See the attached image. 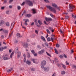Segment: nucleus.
I'll list each match as a JSON object with an SVG mask.
<instances>
[{"label":"nucleus","instance_id":"nucleus-1","mask_svg":"<svg viewBox=\"0 0 76 76\" xmlns=\"http://www.w3.org/2000/svg\"><path fill=\"white\" fill-rule=\"evenodd\" d=\"M46 7L48 9H49L50 11H52V12H53L54 13H56V11L55 10L54 8H52L51 6H50L47 5L46 6Z\"/></svg>","mask_w":76,"mask_h":76},{"label":"nucleus","instance_id":"nucleus-2","mask_svg":"<svg viewBox=\"0 0 76 76\" xmlns=\"http://www.w3.org/2000/svg\"><path fill=\"white\" fill-rule=\"evenodd\" d=\"M46 62L45 61H42L41 64V66L42 69H44V66L46 64Z\"/></svg>","mask_w":76,"mask_h":76},{"label":"nucleus","instance_id":"nucleus-3","mask_svg":"<svg viewBox=\"0 0 76 76\" xmlns=\"http://www.w3.org/2000/svg\"><path fill=\"white\" fill-rule=\"evenodd\" d=\"M26 3H27L29 6H33V3H32V1L28 0L26 1Z\"/></svg>","mask_w":76,"mask_h":76},{"label":"nucleus","instance_id":"nucleus-4","mask_svg":"<svg viewBox=\"0 0 76 76\" xmlns=\"http://www.w3.org/2000/svg\"><path fill=\"white\" fill-rule=\"evenodd\" d=\"M23 20H24V21H25V23H24V25H28V23H27V22H29V20H28V19H23Z\"/></svg>","mask_w":76,"mask_h":76},{"label":"nucleus","instance_id":"nucleus-5","mask_svg":"<svg viewBox=\"0 0 76 76\" xmlns=\"http://www.w3.org/2000/svg\"><path fill=\"white\" fill-rule=\"evenodd\" d=\"M15 24V22L14 21L11 23V26L10 27V30H12V29H13V26H14V25Z\"/></svg>","mask_w":76,"mask_h":76},{"label":"nucleus","instance_id":"nucleus-6","mask_svg":"<svg viewBox=\"0 0 76 76\" xmlns=\"http://www.w3.org/2000/svg\"><path fill=\"white\" fill-rule=\"evenodd\" d=\"M45 19L46 21H47V22H48V21H52V20H53L52 19L50 18H48L47 17H45Z\"/></svg>","mask_w":76,"mask_h":76},{"label":"nucleus","instance_id":"nucleus-7","mask_svg":"<svg viewBox=\"0 0 76 76\" xmlns=\"http://www.w3.org/2000/svg\"><path fill=\"white\" fill-rule=\"evenodd\" d=\"M23 47L24 48H28V44L26 42H25L23 45Z\"/></svg>","mask_w":76,"mask_h":76},{"label":"nucleus","instance_id":"nucleus-8","mask_svg":"<svg viewBox=\"0 0 76 76\" xmlns=\"http://www.w3.org/2000/svg\"><path fill=\"white\" fill-rule=\"evenodd\" d=\"M45 51V50L44 49L42 50H41V51H39L38 52V53L39 54L41 55L42 54H43L44 53V52Z\"/></svg>","mask_w":76,"mask_h":76},{"label":"nucleus","instance_id":"nucleus-9","mask_svg":"<svg viewBox=\"0 0 76 76\" xmlns=\"http://www.w3.org/2000/svg\"><path fill=\"white\" fill-rule=\"evenodd\" d=\"M75 8V6H73V5H70V4H69V9H74V8Z\"/></svg>","mask_w":76,"mask_h":76},{"label":"nucleus","instance_id":"nucleus-10","mask_svg":"<svg viewBox=\"0 0 76 76\" xmlns=\"http://www.w3.org/2000/svg\"><path fill=\"white\" fill-rule=\"evenodd\" d=\"M50 68L48 67H45L44 69V70L45 72H48L49 71V69Z\"/></svg>","mask_w":76,"mask_h":76},{"label":"nucleus","instance_id":"nucleus-11","mask_svg":"<svg viewBox=\"0 0 76 76\" xmlns=\"http://www.w3.org/2000/svg\"><path fill=\"white\" fill-rule=\"evenodd\" d=\"M4 49H7V47L5 46L4 48L3 47H1L0 48V51H3Z\"/></svg>","mask_w":76,"mask_h":76},{"label":"nucleus","instance_id":"nucleus-12","mask_svg":"<svg viewBox=\"0 0 76 76\" xmlns=\"http://www.w3.org/2000/svg\"><path fill=\"white\" fill-rule=\"evenodd\" d=\"M17 37L18 38H21L22 37V36H20V34L19 33H18L17 34Z\"/></svg>","mask_w":76,"mask_h":76},{"label":"nucleus","instance_id":"nucleus-13","mask_svg":"<svg viewBox=\"0 0 76 76\" xmlns=\"http://www.w3.org/2000/svg\"><path fill=\"white\" fill-rule=\"evenodd\" d=\"M23 56L24 57V62H25L26 59V54H25V53L23 54Z\"/></svg>","mask_w":76,"mask_h":76},{"label":"nucleus","instance_id":"nucleus-14","mask_svg":"<svg viewBox=\"0 0 76 76\" xmlns=\"http://www.w3.org/2000/svg\"><path fill=\"white\" fill-rule=\"evenodd\" d=\"M4 23V21L3 20H1L0 21V26L3 25Z\"/></svg>","mask_w":76,"mask_h":76},{"label":"nucleus","instance_id":"nucleus-15","mask_svg":"<svg viewBox=\"0 0 76 76\" xmlns=\"http://www.w3.org/2000/svg\"><path fill=\"white\" fill-rule=\"evenodd\" d=\"M17 53V57H18V58H19V57H20V56H21V53H20V52H18Z\"/></svg>","mask_w":76,"mask_h":76},{"label":"nucleus","instance_id":"nucleus-16","mask_svg":"<svg viewBox=\"0 0 76 76\" xmlns=\"http://www.w3.org/2000/svg\"><path fill=\"white\" fill-rule=\"evenodd\" d=\"M26 63L29 66H30V65H31V61H26Z\"/></svg>","mask_w":76,"mask_h":76},{"label":"nucleus","instance_id":"nucleus-17","mask_svg":"<svg viewBox=\"0 0 76 76\" xmlns=\"http://www.w3.org/2000/svg\"><path fill=\"white\" fill-rule=\"evenodd\" d=\"M19 49H18V48H16L15 49V53H18V51Z\"/></svg>","mask_w":76,"mask_h":76},{"label":"nucleus","instance_id":"nucleus-18","mask_svg":"<svg viewBox=\"0 0 76 76\" xmlns=\"http://www.w3.org/2000/svg\"><path fill=\"white\" fill-rule=\"evenodd\" d=\"M3 59L4 60H9L10 59V58H7V57H6V56H4L3 57Z\"/></svg>","mask_w":76,"mask_h":76},{"label":"nucleus","instance_id":"nucleus-19","mask_svg":"<svg viewBox=\"0 0 76 76\" xmlns=\"http://www.w3.org/2000/svg\"><path fill=\"white\" fill-rule=\"evenodd\" d=\"M31 16H32V15H31V14H26V17H28V18H30V17H31Z\"/></svg>","mask_w":76,"mask_h":76},{"label":"nucleus","instance_id":"nucleus-20","mask_svg":"<svg viewBox=\"0 0 76 76\" xmlns=\"http://www.w3.org/2000/svg\"><path fill=\"white\" fill-rule=\"evenodd\" d=\"M52 5L53 7H56V8L57 7V5L55 4H52Z\"/></svg>","mask_w":76,"mask_h":76},{"label":"nucleus","instance_id":"nucleus-21","mask_svg":"<svg viewBox=\"0 0 76 76\" xmlns=\"http://www.w3.org/2000/svg\"><path fill=\"white\" fill-rule=\"evenodd\" d=\"M38 22L39 24L40 25H41L42 24V22L40 20H38Z\"/></svg>","mask_w":76,"mask_h":76},{"label":"nucleus","instance_id":"nucleus-22","mask_svg":"<svg viewBox=\"0 0 76 76\" xmlns=\"http://www.w3.org/2000/svg\"><path fill=\"white\" fill-rule=\"evenodd\" d=\"M5 24L7 26L9 27V26H10V24L9 22H7V23H6Z\"/></svg>","mask_w":76,"mask_h":76},{"label":"nucleus","instance_id":"nucleus-23","mask_svg":"<svg viewBox=\"0 0 76 76\" xmlns=\"http://www.w3.org/2000/svg\"><path fill=\"white\" fill-rule=\"evenodd\" d=\"M55 62L56 63H58V59H57V58H55Z\"/></svg>","mask_w":76,"mask_h":76},{"label":"nucleus","instance_id":"nucleus-24","mask_svg":"<svg viewBox=\"0 0 76 76\" xmlns=\"http://www.w3.org/2000/svg\"><path fill=\"white\" fill-rule=\"evenodd\" d=\"M32 11L33 12V13L34 14H35V13H36V10H35V9H32Z\"/></svg>","mask_w":76,"mask_h":76},{"label":"nucleus","instance_id":"nucleus-25","mask_svg":"<svg viewBox=\"0 0 76 76\" xmlns=\"http://www.w3.org/2000/svg\"><path fill=\"white\" fill-rule=\"evenodd\" d=\"M23 13L22 14L21 16H23V15L25 14V15L26 14V11L24 10V11L23 12Z\"/></svg>","mask_w":76,"mask_h":76},{"label":"nucleus","instance_id":"nucleus-26","mask_svg":"<svg viewBox=\"0 0 76 76\" xmlns=\"http://www.w3.org/2000/svg\"><path fill=\"white\" fill-rule=\"evenodd\" d=\"M61 65L62 66V67L64 68V69H66V66H65L63 64H61Z\"/></svg>","mask_w":76,"mask_h":76},{"label":"nucleus","instance_id":"nucleus-27","mask_svg":"<svg viewBox=\"0 0 76 76\" xmlns=\"http://www.w3.org/2000/svg\"><path fill=\"white\" fill-rule=\"evenodd\" d=\"M54 50L56 54H58V51H57V49H56V48H55Z\"/></svg>","mask_w":76,"mask_h":76},{"label":"nucleus","instance_id":"nucleus-28","mask_svg":"<svg viewBox=\"0 0 76 76\" xmlns=\"http://www.w3.org/2000/svg\"><path fill=\"white\" fill-rule=\"evenodd\" d=\"M57 66H58L60 69H61V65H60V64H59V63H57Z\"/></svg>","mask_w":76,"mask_h":76},{"label":"nucleus","instance_id":"nucleus-29","mask_svg":"<svg viewBox=\"0 0 76 76\" xmlns=\"http://www.w3.org/2000/svg\"><path fill=\"white\" fill-rule=\"evenodd\" d=\"M14 54V52H13L11 54L10 56V58H12V56H13V55Z\"/></svg>","mask_w":76,"mask_h":76},{"label":"nucleus","instance_id":"nucleus-30","mask_svg":"<svg viewBox=\"0 0 76 76\" xmlns=\"http://www.w3.org/2000/svg\"><path fill=\"white\" fill-rule=\"evenodd\" d=\"M27 57L28 58H30L31 57V55H30V53H28L27 54Z\"/></svg>","mask_w":76,"mask_h":76},{"label":"nucleus","instance_id":"nucleus-31","mask_svg":"<svg viewBox=\"0 0 76 76\" xmlns=\"http://www.w3.org/2000/svg\"><path fill=\"white\" fill-rule=\"evenodd\" d=\"M46 31L48 34H50V30H48V29H47L46 30Z\"/></svg>","mask_w":76,"mask_h":76},{"label":"nucleus","instance_id":"nucleus-32","mask_svg":"<svg viewBox=\"0 0 76 76\" xmlns=\"http://www.w3.org/2000/svg\"><path fill=\"white\" fill-rule=\"evenodd\" d=\"M4 33H5V34H7L8 33V31L7 30H5L4 31Z\"/></svg>","mask_w":76,"mask_h":76},{"label":"nucleus","instance_id":"nucleus-33","mask_svg":"<svg viewBox=\"0 0 76 76\" xmlns=\"http://www.w3.org/2000/svg\"><path fill=\"white\" fill-rule=\"evenodd\" d=\"M6 14H7V15H9L10 13H9V10H7L6 11Z\"/></svg>","mask_w":76,"mask_h":76},{"label":"nucleus","instance_id":"nucleus-34","mask_svg":"<svg viewBox=\"0 0 76 76\" xmlns=\"http://www.w3.org/2000/svg\"><path fill=\"white\" fill-rule=\"evenodd\" d=\"M31 52L32 53V54H35V52L34 51V50H32L31 51Z\"/></svg>","mask_w":76,"mask_h":76},{"label":"nucleus","instance_id":"nucleus-35","mask_svg":"<svg viewBox=\"0 0 76 76\" xmlns=\"http://www.w3.org/2000/svg\"><path fill=\"white\" fill-rule=\"evenodd\" d=\"M35 23L36 25L38 27H39V25H38V22H35Z\"/></svg>","mask_w":76,"mask_h":76},{"label":"nucleus","instance_id":"nucleus-36","mask_svg":"<svg viewBox=\"0 0 76 76\" xmlns=\"http://www.w3.org/2000/svg\"><path fill=\"white\" fill-rule=\"evenodd\" d=\"M66 73V72H65V71H62L61 72V74L62 75H64Z\"/></svg>","mask_w":76,"mask_h":76},{"label":"nucleus","instance_id":"nucleus-37","mask_svg":"<svg viewBox=\"0 0 76 76\" xmlns=\"http://www.w3.org/2000/svg\"><path fill=\"white\" fill-rule=\"evenodd\" d=\"M65 18V19H69V16H66Z\"/></svg>","mask_w":76,"mask_h":76},{"label":"nucleus","instance_id":"nucleus-38","mask_svg":"<svg viewBox=\"0 0 76 76\" xmlns=\"http://www.w3.org/2000/svg\"><path fill=\"white\" fill-rule=\"evenodd\" d=\"M56 47H57L58 48V47H60V44H56Z\"/></svg>","mask_w":76,"mask_h":76},{"label":"nucleus","instance_id":"nucleus-39","mask_svg":"<svg viewBox=\"0 0 76 76\" xmlns=\"http://www.w3.org/2000/svg\"><path fill=\"white\" fill-rule=\"evenodd\" d=\"M44 1L46 3H50V1H49L48 0H44Z\"/></svg>","mask_w":76,"mask_h":76},{"label":"nucleus","instance_id":"nucleus-40","mask_svg":"<svg viewBox=\"0 0 76 76\" xmlns=\"http://www.w3.org/2000/svg\"><path fill=\"white\" fill-rule=\"evenodd\" d=\"M48 29H49V30H50V31H51V30L53 29V27H49Z\"/></svg>","mask_w":76,"mask_h":76},{"label":"nucleus","instance_id":"nucleus-41","mask_svg":"<svg viewBox=\"0 0 76 76\" xmlns=\"http://www.w3.org/2000/svg\"><path fill=\"white\" fill-rule=\"evenodd\" d=\"M47 40L48 41H51V39H50V38L48 37V38Z\"/></svg>","mask_w":76,"mask_h":76},{"label":"nucleus","instance_id":"nucleus-42","mask_svg":"<svg viewBox=\"0 0 76 76\" xmlns=\"http://www.w3.org/2000/svg\"><path fill=\"white\" fill-rule=\"evenodd\" d=\"M18 41L17 40H15V41L14 42V43H15V44H18Z\"/></svg>","mask_w":76,"mask_h":76},{"label":"nucleus","instance_id":"nucleus-43","mask_svg":"<svg viewBox=\"0 0 76 76\" xmlns=\"http://www.w3.org/2000/svg\"><path fill=\"white\" fill-rule=\"evenodd\" d=\"M0 31H3L4 32V29L2 28L0 29Z\"/></svg>","mask_w":76,"mask_h":76},{"label":"nucleus","instance_id":"nucleus-44","mask_svg":"<svg viewBox=\"0 0 76 76\" xmlns=\"http://www.w3.org/2000/svg\"><path fill=\"white\" fill-rule=\"evenodd\" d=\"M46 53H47V55L48 56H50V57H51V56L50 54L48 53H47V52H46Z\"/></svg>","mask_w":76,"mask_h":76},{"label":"nucleus","instance_id":"nucleus-45","mask_svg":"<svg viewBox=\"0 0 76 76\" xmlns=\"http://www.w3.org/2000/svg\"><path fill=\"white\" fill-rule=\"evenodd\" d=\"M35 32L37 34V35H38V31H37V30H35Z\"/></svg>","mask_w":76,"mask_h":76},{"label":"nucleus","instance_id":"nucleus-46","mask_svg":"<svg viewBox=\"0 0 76 76\" xmlns=\"http://www.w3.org/2000/svg\"><path fill=\"white\" fill-rule=\"evenodd\" d=\"M45 45H46V46H47V47H48V43H47V42H46L45 43Z\"/></svg>","mask_w":76,"mask_h":76},{"label":"nucleus","instance_id":"nucleus-47","mask_svg":"<svg viewBox=\"0 0 76 76\" xmlns=\"http://www.w3.org/2000/svg\"><path fill=\"white\" fill-rule=\"evenodd\" d=\"M18 10H20V9H21V7H20V6H18Z\"/></svg>","mask_w":76,"mask_h":76},{"label":"nucleus","instance_id":"nucleus-48","mask_svg":"<svg viewBox=\"0 0 76 76\" xmlns=\"http://www.w3.org/2000/svg\"><path fill=\"white\" fill-rule=\"evenodd\" d=\"M59 57L61 58H63V57H64V56L62 55H60L59 56Z\"/></svg>","mask_w":76,"mask_h":76},{"label":"nucleus","instance_id":"nucleus-49","mask_svg":"<svg viewBox=\"0 0 76 76\" xmlns=\"http://www.w3.org/2000/svg\"><path fill=\"white\" fill-rule=\"evenodd\" d=\"M72 18H74V19H75V18H76V16H74V15H73V14H72Z\"/></svg>","mask_w":76,"mask_h":76},{"label":"nucleus","instance_id":"nucleus-50","mask_svg":"<svg viewBox=\"0 0 76 76\" xmlns=\"http://www.w3.org/2000/svg\"><path fill=\"white\" fill-rule=\"evenodd\" d=\"M51 38L52 42H53V41H54V39L52 37H51Z\"/></svg>","mask_w":76,"mask_h":76},{"label":"nucleus","instance_id":"nucleus-51","mask_svg":"<svg viewBox=\"0 0 76 76\" xmlns=\"http://www.w3.org/2000/svg\"><path fill=\"white\" fill-rule=\"evenodd\" d=\"M32 61H33V63H35V59H33L32 60Z\"/></svg>","mask_w":76,"mask_h":76},{"label":"nucleus","instance_id":"nucleus-52","mask_svg":"<svg viewBox=\"0 0 76 76\" xmlns=\"http://www.w3.org/2000/svg\"><path fill=\"white\" fill-rule=\"evenodd\" d=\"M4 7H1V10H4Z\"/></svg>","mask_w":76,"mask_h":76},{"label":"nucleus","instance_id":"nucleus-53","mask_svg":"<svg viewBox=\"0 0 76 76\" xmlns=\"http://www.w3.org/2000/svg\"><path fill=\"white\" fill-rule=\"evenodd\" d=\"M31 38H34V35L33 34H31Z\"/></svg>","mask_w":76,"mask_h":76},{"label":"nucleus","instance_id":"nucleus-54","mask_svg":"<svg viewBox=\"0 0 76 76\" xmlns=\"http://www.w3.org/2000/svg\"><path fill=\"white\" fill-rule=\"evenodd\" d=\"M31 70L32 71H35V68H31Z\"/></svg>","mask_w":76,"mask_h":76},{"label":"nucleus","instance_id":"nucleus-55","mask_svg":"<svg viewBox=\"0 0 76 76\" xmlns=\"http://www.w3.org/2000/svg\"><path fill=\"white\" fill-rule=\"evenodd\" d=\"M60 32H61V33L62 34H63V31H62L61 29H60Z\"/></svg>","mask_w":76,"mask_h":76},{"label":"nucleus","instance_id":"nucleus-56","mask_svg":"<svg viewBox=\"0 0 76 76\" xmlns=\"http://www.w3.org/2000/svg\"><path fill=\"white\" fill-rule=\"evenodd\" d=\"M11 72V70H10V69H8L7 71V72L8 73H9V72Z\"/></svg>","mask_w":76,"mask_h":76},{"label":"nucleus","instance_id":"nucleus-57","mask_svg":"<svg viewBox=\"0 0 76 76\" xmlns=\"http://www.w3.org/2000/svg\"><path fill=\"white\" fill-rule=\"evenodd\" d=\"M25 2H23L22 4L21 5L22 6H23V5H25Z\"/></svg>","mask_w":76,"mask_h":76},{"label":"nucleus","instance_id":"nucleus-58","mask_svg":"<svg viewBox=\"0 0 76 76\" xmlns=\"http://www.w3.org/2000/svg\"><path fill=\"white\" fill-rule=\"evenodd\" d=\"M64 56L65 58H67V56L65 54H64Z\"/></svg>","mask_w":76,"mask_h":76},{"label":"nucleus","instance_id":"nucleus-59","mask_svg":"<svg viewBox=\"0 0 76 76\" xmlns=\"http://www.w3.org/2000/svg\"><path fill=\"white\" fill-rule=\"evenodd\" d=\"M66 65H69V63H67V61H66Z\"/></svg>","mask_w":76,"mask_h":76},{"label":"nucleus","instance_id":"nucleus-60","mask_svg":"<svg viewBox=\"0 0 76 76\" xmlns=\"http://www.w3.org/2000/svg\"><path fill=\"white\" fill-rule=\"evenodd\" d=\"M13 1V0H10L9 1V3H12Z\"/></svg>","mask_w":76,"mask_h":76},{"label":"nucleus","instance_id":"nucleus-61","mask_svg":"<svg viewBox=\"0 0 76 76\" xmlns=\"http://www.w3.org/2000/svg\"><path fill=\"white\" fill-rule=\"evenodd\" d=\"M34 55V56H35V57H37V53H34L33 54Z\"/></svg>","mask_w":76,"mask_h":76},{"label":"nucleus","instance_id":"nucleus-62","mask_svg":"<svg viewBox=\"0 0 76 76\" xmlns=\"http://www.w3.org/2000/svg\"><path fill=\"white\" fill-rule=\"evenodd\" d=\"M50 15L51 16V17H54V15H53V14L51 13L50 14Z\"/></svg>","mask_w":76,"mask_h":76},{"label":"nucleus","instance_id":"nucleus-63","mask_svg":"<svg viewBox=\"0 0 76 76\" xmlns=\"http://www.w3.org/2000/svg\"><path fill=\"white\" fill-rule=\"evenodd\" d=\"M57 9H58V10H59V11H60V7H57Z\"/></svg>","mask_w":76,"mask_h":76},{"label":"nucleus","instance_id":"nucleus-64","mask_svg":"<svg viewBox=\"0 0 76 76\" xmlns=\"http://www.w3.org/2000/svg\"><path fill=\"white\" fill-rule=\"evenodd\" d=\"M71 52L72 54L73 53V52H74V51H73V49H72Z\"/></svg>","mask_w":76,"mask_h":76}]
</instances>
